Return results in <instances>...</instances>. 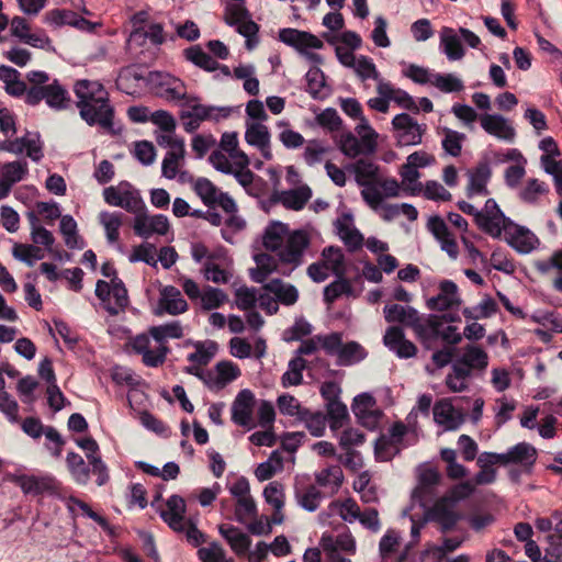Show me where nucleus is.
I'll return each mask as SVG.
<instances>
[{
	"label": "nucleus",
	"mask_w": 562,
	"mask_h": 562,
	"mask_svg": "<svg viewBox=\"0 0 562 562\" xmlns=\"http://www.w3.org/2000/svg\"><path fill=\"white\" fill-rule=\"evenodd\" d=\"M45 102L46 104L55 110H63L67 108L69 103V95L67 90L54 80L52 83L44 86Z\"/></svg>",
	"instance_id": "3c124183"
},
{
	"label": "nucleus",
	"mask_w": 562,
	"mask_h": 562,
	"mask_svg": "<svg viewBox=\"0 0 562 562\" xmlns=\"http://www.w3.org/2000/svg\"><path fill=\"white\" fill-rule=\"evenodd\" d=\"M74 90L82 120L89 125L109 130L112 126L113 109L104 87L98 81L83 79L76 82Z\"/></svg>",
	"instance_id": "f257e3e1"
},
{
	"label": "nucleus",
	"mask_w": 562,
	"mask_h": 562,
	"mask_svg": "<svg viewBox=\"0 0 562 562\" xmlns=\"http://www.w3.org/2000/svg\"><path fill=\"white\" fill-rule=\"evenodd\" d=\"M283 470V457L279 451H273L267 461L260 463L256 470L255 475L258 481L263 482L270 480L277 473Z\"/></svg>",
	"instance_id": "bf43d9fd"
},
{
	"label": "nucleus",
	"mask_w": 562,
	"mask_h": 562,
	"mask_svg": "<svg viewBox=\"0 0 562 562\" xmlns=\"http://www.w3.org/2000/svg\"><path fill=\"white\" fill-rule=\"evenodd\" d=\"M12 482L19 485L24 494L34 496L53 493L57 488V481L49 475H14Z\"/></svg>",
	"instance_id": "b1692460"
},
{
	"label": "nucleus",
	"mask_w": 562,
	"mask_h": 562,
	"mask_svg": "<svg viewBox=\"0 0 562 562\" xmlns=\"http://www.w3.org/2000/svg\"><path fill=\"white\" fill-rule=\"evenodd\" d=\"M181 121L186 132L192 133L199 128L201 123L206 120L225 119L229 116L231 109L205 105L199 102L194 97H186L182 100Z\"/></svg>",
	"instance_id": "39448f33"
},
{
	"label": "nucleus",
	"mask_w": 562,
	"mask_h": 562,
	"mask_svg": "<svg viewBox=\"0 0 562 562\" xmlns=\"http://www.w3.org/2000/svg\"><path fill=\"white\" fill-rule=\"evenodd\" d=\"M481 127L498 139L512 143L516 132L509 121L499 114H483L480 116Z\"/></svg>",
	"instance_id": "bb28decb"
},
{
	"label": "nucleus",
	"mask_w": 562,
	"mask_h": 562,
	"mask_svg": "<svg viewBox=\"0 0 562 562\" xmlns=\"http://www.w3.org/2000/svg\"><path fill=\"white\" fill-rule=\"evenodd\" d=\"M228 301L227 294L218 288L206 286L202 290L199 302L203 311H212L221 307Z\"/></svg>",
	"instance_id": "0e129e2a"
},
{
	"label": "nucleus",
	"mask_w": 562,
	"mask_h": 562,
	"mask_svg": "<svg viewBox=\"0 0 562 562\" xmlns=\"http://www.w3.org/2000/svg\"><path fill=\"white\" fill-rule=\"evenodd\" d=\"M351 411L359 424L374 430L379 427L383 413L378 407L375 398L370 393H361L353 398Z\"/></svg>",
	"instance_id": "ddd939ff"
},
{
	"label": "nucleus",
	"mask_w": 562,
	"mask_h": 562,
	"mask_svg": "<svg viewBox=\"0 0 562 562\" xmlns=\"http://www.w3.org/2000/svg\"><path fill=\"white\" fill-rule=\"evenodd\" d=\"M366 349L357 341L342 344L337 362L340 366H352L362 361L367 357Z\"/></svg>",
	"instance_id": "e2e57ef3"
},
{
	"label": "nucleus",
	"mask_w": 562,
	"mask_h": 562,
	"mask_svg": "<svg viewBox=\"0 0 562 562\" xmlns=\"http://www.w3.org/2000/svg\"><path fill=\"white\" fill-rule=\"evenodd\" d=\"M146 207L134 213L133 228L136 235L143 238H149L153 235H166L169 231V221L165 215H149L145 212Z\"/></svg>",
	"instance_id": "a211bd4d"
},
{
	"label": "nucleus",
	"mask_w": 562,
	"mask_h": 562,
	"mask_svg": "<svg viewBox=\"0 0 562 562\" xmlns=\"http://www.w3.org/2000/svg\"><path fill=\"white\" fill-rule=\"evenodd\" d=\"M66 462L72 479L78 484H87L90 479V470L87 467L83 458L78 453L69 452L67 454Z\"/></svg>",
	"instance_id": "69168bd1"
},
{
	"label": "nucleus",
	"mask_w": 562,
	"mask_h": 562,
	"mask_svg": "<svg viewBox=\"0 0 562 562\" xmlns=\"http://www.w3.org/2000/svg\"><path fill=\"white\" fill-rule=\"evenodd\" d=\"M335 229L339 238L345 243V245L355 250L362 246L363 236L362 234L355 227L352 215L349 213H344L340 215L334 223Z\"/></svg>",
	"instance_id": "72a5a7b5"
},
{
	"label": "nucleus",
	"mask_w": 562,
	"mask_h": 562,
	"mask_svg": "<svg viewBox=\"0 0 562 562\" xmlns=\"http://www.w3.org/2000/svg\"><path fill=\"white\" fill-rule=\"evenodd\" d=\"M245 140L258 148L266 160L272 159L271 135L266 125L259 122L246 121Z\"/></svg>",
	"instance_id": "5701e85b"
},
{
	"label": "nucleus",
	"mask_w": 562,
	"mask_h": 562,
	"mask_svg": "<svg viewBox=\"0 0 562 562\" xmlns=\"http://www.w3.org/2000/svg\"><path fill=\"white\" fill-rule=\"evenodd\" d=\"M225 21L227 24L235 26L237 32L246 37V46L248 49L254 48L258 43L256 35L259 27L250 19L247 9L241 3H229L226 5Z\"/></svg>",
	"instance_id": "9d476101"
},
{
	"label": "nucleus",
	"mask_w": 562,
	"mask_h": 562,
	"mask_svg": "<svg viewBox=\"0 0 562 562\" xmlns=\"http://www.w3.org/2000/svg\"><path fill=\"white\" fill-rule=\"evenodd\" d=\"M279 37L283 43L294 47L301 54L306 53L308 49H321L324 45L317 36L294 29L281 30Z\"/></svg>",
	"instance_id": "c85d7f7f"
},
{
	"label": "nucleus",
	"mask_w": 562,
	"mask_h": 562,
	"mask_svg": "<svg viewBox=\"0 0 562 562\" xmlns=\"http://www.w3.org/2000/svg\"><path fill=\"white\" fill-rule=\"evenodd\" d=\"M453 321H456V318L448 315L430 314L426 317H422L418 314L416 321L411 325V328L424 344H429L438 338V328L442 327L443 323Z\"/></svg>",
	"instance_id": "412c9836"
},
{
	"label": "nucleus",
	"mask_w": 562,
	"mask_h": 562,
	"mask_svg": "<svg viewBox=\"0 0 562 562\" xmlns=\"http://www.w3.org/2000/svg\"><path fill=\"white\" fill-rule=\"evenodd\" d=\"M186 147H178L176 150L167 151L161 162V175L167 179L179 177L186 181L189 173L182 170L184 165Z\"/></svg>",
	"instance_id": "c9c22d12"
},
{
	"label": "nucleus",
	"mask_w": 562,
	"mask_h": 562,
	"mask_svg": "<svg viewBox=\"0 0 562 562\" xmlns=\"http://www.w3.org/2000/svg\"><path fill=\"white\" fill-rule=\"evenodd\" d=\"M241 375L240 368L231 360L217 362L206 371L204 384L214 392H218Z\"/></svg>",
	"instance_id": "dca6fc26"
},
{
	"label": "nucleus",
	"mask_w": 562,
	"mask_h": 562,
	"mask_svg": "<svg viewBox=\"0 0 562 562\" xmlns=\"http://www.w3.org/2000/svg\"><path fill=\"white\" fill-rule=\"evenodd\" d=\"M415 419L416 413L415 409H412V412L406 417L407 424L396 422L391 426L389 429V435L386 436L389 440L400 447L406 435L412 434L416 437L417 429L415 426Z\"/></svg>",
	"instance_id": "4d7b16f0"
},
{
	"label": "nucleus",
	"mask_w": 562,
	"mask_h": 562,
	"mask_svg": "<svg viewBox=\"0 0 562 562\" xmlns=\"http://www.w3.org/2000/svg\"><path fill=\"white\" fill-rule=\"evenodd\" d=\"M311 243L310 235L304 229L292 231L284 240V244L276 252L282 268L279 272L290 276L291 272L303 263L305 250Z\"/></svg>",
	"instance_id": "423d86ee"
},
{
	"label": "nucleus",
	"mask_w": 562,
	"mask_h": 562,
	"mask_svg": "<svg viewBox=\"0 0 562 562\" xmlns=\"http://www.w3.org/2000/svg\"><path fill=\"white\" fill-rule=\"evenodd\" d=\"M392 126L394 130V137L401 146H414L422 143L423 135L427 127L425 124H419L407 113H401L393 117Z\"/></svg>",
	"instance_id": "f8f14e48"
},
{
	"label": "nucleus",
	"mask_w": 562,
	"mask_h": 562,
	"mask_svg": "<svg viewBox=\"0 0 562 562\" xmlns=\"http://www.w3.org/2000/svg\"><path fill=\"white\" fill-rule=\"evenodd\" d=\"M148 333L151 338L166 345L168 339L181 338L183 336V328L180 322L173 321L159 326H153L148 329Z\"/></svg>",
	"instance_id": "680f3d73"
},
{
	"label": "nucleus",
	"mask_w": 562,
	"mask_h": 562,
	"mask_svg": "<svg viewBox=\"0 0 562 562\" xmlns=\"http://www.w3.org/2000/svg\"><path fill=\"white\" fill-rule=\"evenodd\" d=\"M504 236L507 244L522 255L530 254L540 245V240L533 232L515 222L509 223Z\"/></svg>",
	"instance_id": "f3484780"
},
{
	"label": "nucleus",
	"mask_w": 562,
	"mask_h": 562,
	"mask_svg": "<svg viewBox=\"0 0 562 562\" xmlns=\"http://www.w3.org/2000/svg\"><path fill=\"white\" fill-rule=\"evenodd\" d=\"M352 170L357 183L362 187V199L373 211H376L381 206V192L378 187L379 167L371 161L360 159L352 165Z\"/></svg>",
	"instance_id": "0eeeda50"
},
{
	"label": "nucleus",
	"mask_w": 562,
	"mask_h": 562,
	"mask_svg": "<svg viewBox=\"0 0 562 562\" xmlns=\"http://www.w3.org/2000/svg\"><path fill=\"white\" fill-rule=\"evenodd\" d=\"M383 313L387 323H401L407 327H411L419 314L417 310L412 306L398 304L386 305Z\"/></svg>",
	"instance_id": "a18cd8bd"
},
{
	"label": "nucleus",
	"mask_w": 562,
	"mask_h": 562,
	"mask_svg": "<svg viewBox=\"0 0 562 562\" xmlns=\"http://www.w3.org/2000/svg\"><path fill=\"white\" fill-rule=\"evenodd\" d=\"M209 160L211 165L223 173L233 175L244 188L254 181V172L249 169V157L239 148L232 151H213Z\"/></svg>",
	"instance_id": "7ed1b4c3"
},
{
	"label": "nucleus",
	"mask_w": 562,
	"mask_h": 562,
	"mask_svg": "<svg viewBox=\"0 0 562 562\" xmlns=\"http://www.w3.org/2000/svg\"><path fill=\"white\" fill-rule=\"evenodd\" d=\"M319 547L326 557H334V553L340 554V552L353 555L357 549L356 540L349 531L339 533L337 537L324 533L319 540Z\"/></svg>",
	"instance_id": "cd10ccee"
},
{
	"label": "nucleus",
	"mask_w": 562,
	"mask_h": 562,
	"mask_svg": "<svg viewBox=\"0 0 562 562\" xmlns=\"http://www.w3.org/2000/svg\"><path fill=\"white\" fill-rule=\"evenodd\" d=\"M263 289L272 294L279 303L286 306L295 304L299 300L297 289L281 279H272L265 284Z\"/></svg>",
	"instance_id": "e433bc0d"
},
{
	"label": "nucleus",
	"mask_w": 562,
	"mask_h": 562,
	"mask_svg": "<svg viewBox=\"0 0 562 562\" xmlns=\"http://www.w3.org/2000/svg\"><path fill=\"white\" fill-rule=\"evenodd\" d=\"M103 198L109 205L124 209L133 214L145 209V203L138 190L126 181L105 188Z\"/></svg>",
	"instance_id": "6e6552de"
},
{
	"label": "nucleus",
	"mask_w": 562,
	"mask_h": 562,
	"mask_svg": "<svg viewBox=\"0 0 562 562\" xmlns=\"http://www.w3.org/2000/svg\"><path fill=\"white\" fill-rule=\"evenodd\" d=\"M510 464L521 468L520 472L529 473L537 460V450L527 442H520L509 449Z\"/></svg>",
	"instance_id": "58836bf2"
},
{
	"label": "nucleus",
	"mask_w": 562,
	"mask_h": 562,
	"mask_svg": "<svg viewBox=\"0 0 562 562\" xmlns=\"http://www.w3.org/2000/svg\"><path fill=\"white\" fill-rule=\"evenodd\" d=\"M220 532L227 540L236 554L241 555L248 552L251 540L238 528L231 525H223L220 527Z\"/></svg>",
	"instance_id": "37998d69"
},
{
	"label": "nucleus",
	"mask_w": 562,
	"mask_h": 562,
	"mask_svg": "<svg viewBox=\"0 0 562 562\" xmlns=\"http://www.w3.org/2000/svg\"><path fill=\"white\" fill-rule=\"evenodd\" d=\"M95 295L111 315L123 312L128 304L127 290L117 278L111 279L110 282L99 280L95 285Z\"/></svg>",
	"instance_id": "1a4fd4ad"
},
{
	"label": "nucleus",
	"mask_w": 562,
	"mask_h": 562,
	"mask_svg": "<svg viewBox=\"0 0 562 562\" xmlns=\"http://www.w3.org/2000/svg\"><path fill=\"white\" fill-rule=\"evenodd\" d=\"M462 41L471 48H479L480 37L465 27L442 26L439 32V49L450 61L461 60L465 56Z\"/></svg>",
	"instance_id": "20e7f679"
},
{
	"label": "nucleus",
	"mask_w": 562,
	"mask_h": 562,
	"mask_svg": "<svg viewBox=\"0 0 562 562\" xmlns=\"http://www.w3.org/2000/svg\"><path fill=\"white\" fill-rule=\"evenodd\" d=\"M188 310V303L179 289L172 285L164 286L159 293L157 314H182Z\"/></svg>",
	"instance_id": "7c9ffc66"
},
{
	"label": "nucleus",
	"mask_w": 562,
	"mask_h": 562,
	"mask_svg": "<svg viewBox=\"0 0 562 562\" xmlns=\"http://www.w3.org/2000/svg\"><path fill=\"white\" fill-rule=\"evenodd\" d=\"M254 408V393L248 389L241 390L232 404V420L240 427L251 429L255 426L252 418Z\"/></svg>",
	"instance_id": "aec40b11"
},
{
	"label": "nucleus",
	"mask_w": 562,
	"mask_h": 562,
	"mask_svg": "<svg viewBox=\"0 0 562 562\" xmlns=\"http://www.w3.org/2000/svg\"><path fill=\"white\" fill-rule=\"evenodd\" d=\"M186 501L179 495H171L166 501V506L160 512L162 520L175 531H182L186 528Z\"/></svg>",
	"instance_id": "a878e982"
},
{
	"label": "nucleus",
	"mask_w": 562,
	"mask_h": 562,
	"mask_svg": "<svg viewBox=\"0 0 562 562\" xmlns=\"http://www.w3.org/2000/svg\"><path fill=\"white\" fill-rule=\"evenodd\" d=\"M191 256L198 263H202V273L205 280L216 284H226L232 279V260L223 248L210 250L201 243L191 245Z\"/></svg>",
	"instance_id": "f03ea898"
},
{
	"label": "nucleus",
	"mask_w": 562,
	"mask_h": 562,
	"mask_svg": "<svg viewBox=\"0 0 562 562\" xmlns=\"http://www.w3.org/2000/svg\"><path fill=\"white\" fill-rule=\"evenodd\" d=\"M440 475L431 467H423L418 472V484L412 493L413 505L425 507L435 495V486L438 484Z\"/></svg>",
	"instance_id": "6ab92c4d"
},
{
	"label": "nucleus",
	"mask_w": 562,
	"mask_h": 562,
	"mask_svg": "<svg viewBox=\"0 0 562 562\" xmlns=\"http://www.w3.org/2000/svg\"><path fill=\"white\" fill-rule=\"evenodd\" d=\"M376 91L378 94L389 97L390 101H394L405 110H409L416 113L419 111L418 105L412 95L402 89L395 88L387 81H380L376 86Z\"/></svg>",
	"instance_id": "4c0bfd02"
},
{
	"label": "nucleus",
	"mask_w": 562,
	"mask_h": 562,
	"mask_svg": "<svg viewBox=\"0 0 562 562\" xmlns=\"http://www.w3.org/2000/svg\"><path fill=\"white\" fill-rule=\"evenodd\" d=\"M27 218L30 222V235L33 244L37 247H44L48 252H53V246L55 243L53 233L41 224L40 218L34 213H29Z\"/></svg>",
	"instance_id": "a19ab883"
},
{
	"label": "nucleus",
	"mask_w": 562,
	"mask_h": 562,
	"mask_svg": "<svg viewBox=\"0 0 562 562\" xmlns=\"http://www.w3.org/2000/svg\"><path fill=\"white\" fill-rule=\"evenodd\" d=\"M424 513V520L437 522L441 531L452 530L457 525L460 516L449 498H439L431 507H420Z\"/></svg>",
	"instance_id": "2eb2a0df"
},
{
	"label": "nucleus",
	"mask_w": 562,
	"mask_h": 562,
	"mask_svg": "<svg viewBox=\"0 0 562 562\" xmlns=\"http://www.w3.org/2000/svg\"><path fill=\"white\" fill-rule=\"evenodd\" d=\"M468 176L467 193L469 198L488 194L487 183L492 176V169L487 162H480L475 168L468 171Z\"/></svg>",
	"instance_id": "f704fd0d"
},
{
	"label": "nucleus",
	"mask_w": 562,
	"mask_h": 562,
	"mask_svg": "<svg viewBox=\"0 0 562 562\" xmlns=\"http://www.w3.org/2000/svg\"><path fill=\"white\" fill-rule=\"evenodd\" d=\"M3 148L4 151L15 155H20L25 151L34 161H38L43 157L42 144L37 133H26L24 136L14 140H7V145Z\"/></svg>",
	"instance_id": "2f4dec72"
},
{
	"label": "nucleus",
	"mask_w": 562,
	"mask_h": 562,
	"mask_svg": "<svg viewBox=\"0 0 562 562\" xmlns=\"http://www.w3.org/2000/svg\"><path fill=\"white\" fill-rule=\"evenodd\" d=\"M130 345L136 353L142 356L143 363L150 368L161 366L169 352L167 345L158 342L146 334L135 336L131 339Z\"/></svg>",
	"instance_id": "9b49d317"
},
{
	"label": "nucleus",
	"mask_w": 562,
	"mask_h": 562,
	"mask_svg": "<svg viewBox=\"0 0 562 562\" xmlns=\"http://www.w3.org/2000/svg\"><path fill=\"white\" fill-rule=\"evenodd\" d=\"M427 307L431 311L445 312L461 304V297L458 286L450 280H443L439 283L437 295L427 300Z\"/></svg>",
	"instance_id": "4be33fe9"
},
{
	"label": "nucleus",
	"mask_w": 562,
	"mask_h": 562,
	"mask_svg": "<svg viewBox=\"0 0 562 562\" xmlns=\"http://www.w3.org/2000/svg\"><path fill=\"white\" fill-rule=\"evenodd\" d=\"M434 419L443 430H456L464 422L463 414L449 400H440L434 406Z\"/></svg>",
	"instance_id": "c756f323"
},
{
	"label": "nucleus",
	"mask_w": 562,
	"mask_h": 562,
	"mask_svg": "<svg viewBox=\"0 0 562 562\" xmlns=\"http://www.w3.org/2000/svg\"><path fill=\"white\" fill-rule=\"evenodd\" d=\"M384 345L400 358H411L416 355V346L405 338L404 331L396 326L386 329Z\"/></svg>",
	"instance_id": "473e14b6"
},
{
	"label": "nucleus",
	"mask_w": 562,
	"mask_h": 562,
	"mask_svg": "<svg viewBox=\"0 0 562 562\" xmlns=\"http://www.w3.org/2000/svg\"><path fill=\"white\" fill-rule=\"evenodd\" d=\"M99 222L103 226L106 239L114 244L120 238V227L123 223V214L120 212H101Z\"/></svg>",
	"instance_id": "864d4df0"
},
{
	"label": "nucleus",
	"mask_w": 562,
	"mask_h": 562,
	"mask_svg": "<svg viewBox=\"0 0 562 562\" xmlns=\"http://www.w3.org/2000/svg\"><path fill=\"white\" fill-rule=\"evenodd\" d=\"M307 363L304 358L294 357L289 361L286 371L281 376L283 387L297 386L303 382V371Z\"/></svg>",
	"instance_id": "5fc2aeb1"
},
{
	"label": "nucleus",
	"mask_w": 562,
	"mask_h": 562,
	"mask_svg": "<svg viewBox=\"0 0 562 562\" xmlns=\"http://www.w3.org/2000/svg\"><path fill=\"white\" fill-rule=\"evenodd\" d=\"M312 196V191L308 187H300L297 189L283 191L279 195V201L286 207L291 210H302L307 201Z\"/></svg>",
	"instance_id": "8fccbe9b"
},
{
	"label": "nucleus",
	"mask_w": 562,
	"mask_h": 562,
	"mask_svg": "<svg viewBox=\"0 0 562 562\" xmlns=\"http://www.w3.org/2000/svg\"><path fill=\"white\" fill-rule=\"evenodd\" d=\"M13 257L32 267L36 261L44 258L43 250L34 244H14L12 248Z\"/></svg>",
	"instance_id": "338daca9"
},
{
	"label": "nucleus",
	"mask_w": 562,
	"mask_h": 562,
	"mask_svg": "<svg viewBox=\"0 0 562 562\" xmlns=\"http://www.w3.org/2000/svg\"><path fill=\"white\" fill-rule=\"evenodd\" d=\"M194 351L188 355V361L198 366H206L216 355L218 346L213 340L199 341Z\"/></svg>",
	"instance_id": "6e6d98bb"
},
{
	"label": "nucleus",
	"mask_w": 562,
	"mask_h": 562,
	"mask_svg": "<svg viewBox=\"0 0 562 562\" xmlns=\"http://www.w3.org/2000/svg\"><path fill=\"white\" fill-rule=\"evenodd\" d=\"M291 232L285 224L273 222L268 225L263 234V246L266 249L277 252Z\"/></svg>",
	"instance_id": "c03bdc74"
},
{
	"label": "nucleus",
	"mask_w": 562,
	"mask_h": 562,
	"mask_svg": "<svg viewBox=\"0 0 562 562\" xmlns=\"http://www.w3.org/2000/svg\"><path fill=\"white\" fill-rule=\"evenodd\" d=\"M0 80L11 95L19 97L25 92V83L20 79V72L12 67L0 66Z\"/></svg>",
	"instance_id": "13d9d810"
},
{
	"label": "nucleus",
	"mask_w": 562,
	"mask_h": 562,
	"mask_svg": "<svg viewBox=\"0 0 562 562\" xmlns=\"http://www.w3.org/2000/svg\"><path fill=\"white\" fill-rule=\"evenodd\" d=\"M549 187L537 178H529L518 190V198L527 204L536 205L548 194Z\"/></svg>",
	"instance_id": "79ce46f5"
},
{
	"label": "nucleus",
	"mask_w": 562,
	"mask_h": 562,
	"mask_svg": "<svg viewBox=\"0 0 562 562\" xmlns=\"http://www.w3.org/2000/svg\"><path fill=\"white\" fill-rule=\"evenodd\" d=\"M315 481L319 486L336 493L344 482V473L338 465L328 467L315 473Z\"/></svg>",
	"instance_id": "09e8293b"
},
{
	"label": "nucleus",
	"mask_w": 562,
	"mask_h": 562,
	"mask_svg": "<svg viewBox=\"0 0 562 562\" xmlns=\"http://www.w3.org/2000/svg\"><path fill=\"white\" fill-rule=\"evenodd\" d=\"M355 131L367 154L369 155L374 153L378 147L379 134L370 125L368 119L361 117V121L357 124Z\"/></svg>",
	"instance_id": "052dcab7"
},
{
	"label": "nucleus",
	"mask_w": 562,
	"mask_h": 562,
	"mask_svg": "<svg viewBox=\"0 0 562 562\" xmlns=\"http://www.w3.org/2000/svg\"><path fill=\"white\" fill-rule=\"evenodd\" d=\"M329 149L330 147L325 140L310 139L305 143L302 158L307 166L314 167L324 161Z\"/></svg>",
	"instance_id": "49530a36"
},
{
	"label": "nucleus",
	"mask_w": 562,
	"mask_h": 562,
	"mask_svg": "<svg viewBox=\"0 0 562 562\" xmlns=\"http://www.w3.org/2000/svg\"><path fill=\"white\" fill-rule=\"evenodd\" d=\"M255 262L256 268L250 270V277L257 283H262L272 272L278 271L277 260L269 254H257Z\"/></svg>",
	"instance_id": "de8ad7c7"
},
{
	"label": "nucleus",
	"mask_w": 562,
	"mask_h": 562,
	"mask_svg": "<svg viewBox=\"0 0 562 562\" xmlns=\"http://www.w3.org/2000/svg\"><path fill=\"white\" fill-rule=\"evenodd\" d=\"M294 498L297 504L307 512H315L321 504L322 493L307 482L305 476H296L294 480Z\"/></svg>",
	"instance_id": "393cba45"
},
{
	"label": "nucleus",
	"mask_w": 562,
	"mask_h": 562,
	"mask_svg": "<svg viewBox=\"0 0 562 562\" xmlns=\"http://www.w3.org/2000/svg\"><path fill=\"white\" fill-rule=\"evenodd\" d=\"M461 363L470 371L472 369L483 370L488 364V356L481 347L468 345L463 350Z\"/></svg>",
	"instance_id": "603ef678"
},
{
	"label": "nucleus",
	"mask_w": 562,
	"mask_h": 562,
	"mask_svg": "<svg viewBox=\"0 0 562 562\" xmlns=\"http://www.w3.org/2000/svg\"><path fill=\"white\" fill-rule=\"evenodd\" d=\"M322 262L337 277L345 273V256L340 248L333 246L324 248Z\"/></svg>",
	"instance_id": "774afa93"
},
{
	"label": "nucleus",
	"mask_w": 562,
	"mask_h": 562,
	"mask_svg": "<svg viewBox=\"0 0 562 562\" xmlns=\"http://www.w3.org/2000/svg\"><path fill=\"white\" fill-rule=\"evenodd\" d=\"M148 81L155 93L168 101H180L187 97L184 83L170 74L153 71L149 74Z\"/></svg>",
	"instance_id": "4468645a"
},
{
	"label": "nucleus",
	"mask_w": 562,
	"mask_h": 562,
	"mask_svg": "<svg viewBox=\"0 0 562 562\" xmlns=\"http://www.w3.org/2000/svg\"><path fill=\"white\" fill-rule=\"evenodd\" d=\"M475 221L480 228L492 237H499L506 233L507 226L513 221L503 212L488 215H476Z\"/></svg>",
	"instance_id": "ea45409f"
}]
</instances>
